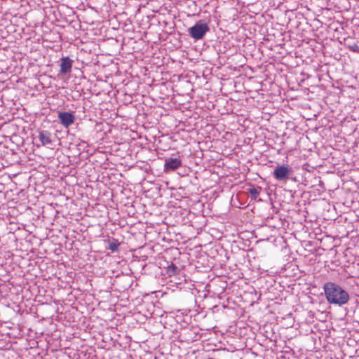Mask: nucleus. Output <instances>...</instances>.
<instances>
[{
  "mask_svg": "<svg viewBox=\"0 0 359 359\" xmlns=\"http://www.w3.org/2000/svg\"><path fill=\"white\" fill-rule=\"evenodd\" d=\"M58 119L60 123L66 128H69L75 121V116L70 112H59Z\"/></svg>",
  "mask_w": 359,
  "mask_h": 359,
  "instance_id": "nucleus-4",
  "label": "nucleus"
},
{
  "mask_svg": "<svg viewBox=\"0 0 359 359\" xmlns=\"http://www.w3.org/2000/svg\"><path fill=\"white\" fill-rule=\"evenodd\" d=\"M292 172V168L289 165H278L273 170V177L278 181H287Z\"/></svg>",
  "mask_w": 359,
  "mask_h": 359,
  "instance_id": "nucleus-3",
  "label": "nucleus"
},
{
  "mask_svg": "<svg viewBox=\"0 0 359 359\" xmlns=\"http://www.w3.org/2000/svg\"><path fill=\"white\" fill-rule=\"evenodd\" d=\"M119 245L120 243L116 240L113 238V241L110 242L109 244L108 249L110 250L111 252H117Z\"/></svg>",
  "mask_w": 359,
  "mask_h": 359,
  "instance_id": "nucleus-9",
  "label": "nucleus"
},
{
  "mask_svg": "<svg viewBox=\"0 0 359 359\" xmlns=\"http://www.w3.org/2000/svg\"><path fill=\"white\" fill-rule=\"evenodd\" d=\"M323 290L326 299L330 304L341 306L347 304L349 301L350 297L348 293L340 285L334 283H325Z\"/></svg>",
  "mask_w": 359,
  "mask_h": 359,
  "instance_id": "nucleus-1",
  "label": "nucleus"
},
{
  "mask_svg": "<svg viewBox=\"0 0 359 359\" xmlns=\"http://www.w3.org/2000/svg\"><path fill=\"white\" fill-rule=\"evenodd\" d=\"M39 139L43 146H47L52 143L51 133L48 130H41L39 134Z\"/></svg>",
  "mask_w": 359,
  "mask_h": 359,
  "instance_id": "nucleus-7",
  "label": "nucleus"
},
{
  "mask_svg": "<svg viewBox=\"0 0 359 359\" xmlns=\"http://www.w3.org/2000/svg\"><path fill=\"white\" fill-rule=\"evenodd\" d=\"M260 191L261 188L259 187H252L248 189V192L250 193L252 199H256L259 195Z\"/></svg>",
  "mask_w": 359,
  "mask_h": 359,
  "instance_id": "nucleus-8",
  "label": "nucleus"
},
{
  "mask_svg": "<svg viewBox=\"0 0 359 359\" xmlns=\"http://www.w3.org/2000/svg\"><path fill=\"white\" fill-rule=\"evenodd\" d=\"M168 273L171 274L176 273V271H177V267L175 266L174 264H172L170 266L168 267Z\"/></svg>",
  "mask_w": 359,
  "mask_h": 359,
  "instance_id": "nucleus-10",
  "label": "nucleus"
},
{
  "mask_svg": "<svg viewBox=\"0 0 359 359\" xmlns=\"http://www.w3.org/2000/svg\"><path fill=\"white\" fill-rule=\"evenodd\" d=\"M182 166V161L178 158H169L165 161L164 171L168 172L175 171Z\"/></svg>",
  "mask_w": 359,
  "mask_h": 359,
  "instance_id": "nucleus-5",
  "label": "nucleus"
},
{
  "mask_svg": "<svg viewBox=\"0 0 359 359\" xmlns=\"http://www.w3.org/2000/svg\"><path fill=\"white\" fill-rule=\"evenodd\" d=\"M73 60L69 57H64L61 58L60 73L61 74H67L72 70Z\"/></svg>",
  "mask_w": 359,
  "mask_h": 359,
  "instance_id": "nucleus-6",
  "label": "nucleus"
},
{
  "mask_svg": "<svg viewBox=\"0 0 359 359\" xmlns=\"http://www.w3.org/2000/svg\"><path fill=\"white\" fill-rule=\"evenodd\" d=\"M209 30L208 25L201 20L197 22L194 26L189 27L188 32L191 38L197 41L202 39Z\"/></svg>",
  "mask_w": 359,
  "mask_h": 359,
  "instance_id": "nucleus-2",
  "label": "nucleus"
}]
</instances>
